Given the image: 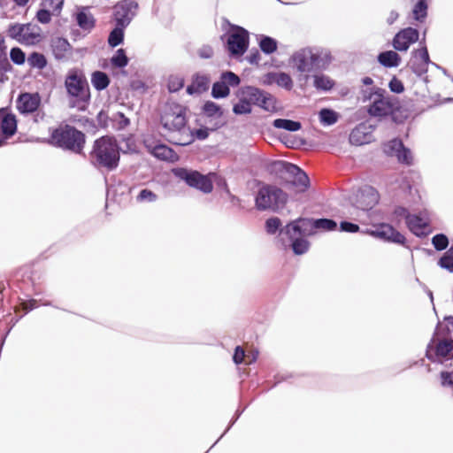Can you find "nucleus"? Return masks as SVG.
<instances>
[{
	"label": "nucleus",
	"instance_id": "obj_64",
	"mask_svg": "<svg viewBox=\"0 0 453 453\" xmlns=\"http://www.w3.org/2000/svg\"><path fill=\"white\" fill-rule=\"evenodd\" d=\"M388 87L392 92L397 93V94H400V93L403 92V90H404L403 82L395 77H394L389 81Z\"/></svg>",
	"mask_w": 453,
	"mask_h": 453
},
{
	"label": "nucleus",
	"instance_id": "obj_4",
	"mask_svg": "<svg viewBox=\"0 0 453 453\" xmlns=\"http://www.w3.org/2000/svg\"><path fill=\"white\" fill-rule=\"evenodd\" d=\"M89 160L96 167L114 169L119 161V147L112 136L104 135L97 138L89 152Z\"/></svg>",
	"mask_w": 453,
	"mask_h": 453
},
{
	"label": "nucleus",
	"instance_id": "obj_39",
	"mask_svg": "<svg viewBox=\"0 0 453 453\" xmlns=\"http://www.w3.org/2000/svg\"><path fill=\"white\" fill-rule=\"evenodd\" d=\"M273 126L276 128H281L292 132L298 131L302 127L300 122L285 119H275L273 123Z\"/></svg>",
	"mask_w": 453,
	"mask_h": 453
},
{
	"label": "nucleus",
	"instance_id": "obj_2",
	"mask_svg": "<svg viewBox=\"0 0 453 453\" xmlns=\"http://www.w3.org/2000/svg\"><path fill=\"white\" fill-rule=\"evenodd\" d=\"M105 184V203L104 211L106 216H111L115 212L109 211L110 203L117 206L119 209L127 208L132 201V190L134 186L129 183V178L125 174L126 172H119L109 175L110 172H101Z\"/></svg>",
	"mask_w": 453,
	"mask_h": 453
},
{
	"label": "nucleus",
	"instance_id": "obj_61",
	"mask_svg": "<svg viewBox=\"0 0 453 453\" xmlns=\"http://www.w3.org/2000/svg\"><path fill=\"white\" fill-rule=\"evenodd\" d=\"M184 85L183 79L180 77L171 76L168 81V89L171 92H176L180 90Z\"/></svg>",
	"mask_w": 453,
	"mask_h": 453
},
{
	"label": "nucleus",
	"instance_id": "obj_7",
	"mask_svg": "<svg viewBox=\"0 0 453 453\" xmlns=\"http://www.w3.org/2000/svg\"><path fill=\"white\" fill-rule=\"evenodd\" d=\"M288 201V194L276 185H265L255 196V206L260 211L277 212L286 206Z\"/></svg>",
	"mask_w": 453,
	"mask_h": 453
},
{
	"label": "nucleus",
	"instance_id": "obj_44",
	"mask_svg": "<svg viewBox=\"0 0 453 453\" xmlns=\"http://www.w3.org/2000/svg\"><path fill=\"white\" fill-rule=\"evenodd\" d=\"M313 79L314 87L319 90L327 91L334 87V81L324 74L314 75Z\"/></svg>",
	"mask_w": 453,
	"mask_h": 453
},
{
	"label": "nucleus",
	"instance_id": "obj_62",
	"mask_svg": "<svg viewBox=\"0 0 453 453\" xmlns=\"http://www.w3.org/2000/svg\"><path fill=\"white\" fill-rule=\"evenodd\" d=\"M244 355H245V352H244L243 349L240 345L235 346L234 349L233 356H232L233 362L236 365H241L243 361Z\"/></svg>",
	"mask_w": 453,
	"mask_h": 453
},
{
	"label": "nucleus",
	"instance_id": "obj_30",
	"mask_svg": "<svg viewBox=\"0 0 453 453\" xmlns=\"http://www.w3.org/2000/svg\"><path fill=\"white\" fill-rule=\"evenodd\" d=\"M410 211L403 205H395L394 208L387 215L388 223L391 224L395 228L402 224L403 219L406 222Z\"/></svg>",
	"mask_w": 453,
	"mask_h": 453
},
{
	"label": "nucleus",
	"instance_id": "obj_56",
	"mask_svg": "<svg viewBox=\"0 0 453 453\" xmlns=\"http://www.w3.org/2000/svg\"><path fill=\"white\" fill-rule=\"evenodd\" d=\"M401 174L395 176V180L399 182V188L406 193L411 194L413 188V181L408 176L403 175L406 172H399Z\"/></svg>",
	"mask_w": 453,
	"mask_h": 453
},
{
	"label": "nucleus",
	"instance_id": "obj_34",
	"mask_svg": "<svg viewBox=\"0 0 453 453\" xmlns=\"http://www.w3.org/2000/svg\"><path fill=\"white\" fill-rule=\"evenodd\" d=\"M52 50L56 58H63L66 52L71 49L69 42L62 37H57L52 40Z\"/></svg>",
	"mask_w": 453,
	"mask_h": 453
},
{
	"label": "nucleus",
	"instance_id": "obj_29",
	"mask_svg": "<svg viewBox=\"0 0 453 453\" xmlns=\"http://www.w3.org/2000/svg\"><path fill=\"white\" fill-rule=\"evenodd\" d=\"M17 129L15 116L0 111V134L5 137L14 134Z\"/></svg>",
	"mask_w": 453,
	"mask_h": 453
},
{
	"label": "nucleus",
	"instance_id": "obj_55",
	"mask_svg": "<svg viewBox=\"0 0 453 453\" xmlns=\"http://www.w3.org/2000/svg\"><path fill=\"white\" fill-rule=\"evenodd\" d=\"M157 194L150 188H142L136 196V201L138 203H153L157 201Z\"/></svg>",
	"mask_w": 453,
	"mask_h": 453
},
{
	"label": "nucleus",
	"instance_id": "obj_28",
	"mask_svg": "<svg viewBox=\"0 0 453 453\" xmlns=\"http://www.w3.org/2000/svg\"><path fill=\"white\" fill-rule=\"evenodd\" d=\"M6 49L5 40L4 36L0 35V83L8 81L7 73L12 70V65L7 57Z\"/></svg>",
	"mask_w": 453,
	"mask_h": 453
},
{
	"label": "nucleus",
	"instance_id": "obj_31",
	"mask_svg": "<svg viewBox=\"0 0 453 453\" xmlns=\"http://www.w3.org/2000/svg\"><path fill=\"white\" fill-rule=\"evenodd\" d=\"M211 79L205 74H196L192 81V84L187 88V92L189 95L201 94L209 89Z\"/></svg>",
	"mask_w": 453,
	"mask_h": 453
},
{
	"label": "nucleus",
	"instance_id": "obj_26",
	"mask_svg": "<svg viewBox=\"0 0 453 453\" xmlns=\"http://www.w3.org/2000/svg\"><path fill=\"white\" fill-rule=\"evenodd\" d=\"M262 83L264 85H273L277 84L280 87H282L286 89H291L293 86V81L291 77L285 73L281 72H270L264 75L262 79Z\"/></svg>",
	"mask_w": 453,
	"mask_h": 453
},
{
	"label": "nucleus",
	"instance_id": "obj_54",
	"mask_svg": "<svg viewBox=\"0 0 453 453\" xmlns=\"http://www.w3.org/2000/svg\"><path fill=\"white\" fill-rule=\"evenodd\" d=\"M259 46L264 53L272 54L277 50V42L272 37L264 36L259 42Z\"/></svg>",
	"mask_w": 453,
	"mask_h": 453
},
{
	"label": "nucleus",
	"instance_id": "obj_43",
	"mask_svg": "<svg viewBox=\"0 0 453 453\" xmlns=\"http://www.w3.org/2000/svg\"><path fill=\"white\" fill-rule=\"evenodd\" d=\"M265 167L267 170H302L300 166L284 160L270 161L266 164Z\"/></svg>",
	"mask_w": 453,
	"mask_h": 453
},
{
	"label": "nucleus",
	"instance_id": "obj_11",
	"mask_svg": "<svg viewBox=\"0 0 453 453\" xmlns=\"http://www.w3.org/2000/svg\"><path fill=\"white\" fill-rule=\"evenodd\" d=\"M367 97L372 100V104L368 108V113L373 117H384L391 113L398 107L396 98L387 94L383 88H372Z\"/></svg>",
	"mask_w": 453,
	"mask_h": 453
},
{
	"label": "nucleus",
	"instance_id": "obj_14",
	"mask_svg": "<svg viewBox=\"0 0 453 453\" xmlns=\"http://www.w3.org/2000/svg\"><path fill=\"white\" fill-rule=\"evenodd\" d=\"M8 35L26 45H32L39 42L41 38V28L37 25L27 24H12L7 30Z\"/></svg>",
	"mask_w": 453,
	"mask_h": 453
},
{
	"label": "nucleus",
	"instance_id": "obj_15",
	"mask_svg": "<svg viewBox=\"0 0 453 453\" xmlns=\"http://www.w3.org/2000/svg\"><path fill=\"white\" fill-rule=\"evenodd\" d=\"M248 104L257 105L267 111H275V98L271 94L252 86L242 87L239 89Z\"/></svg>",
	"mask_w": 453,
	"mask_h": 453
},
{
	"label": "nucleus",
	"instance_id": "obj_41",
	"mask_svg": "<svg viewBox=\"0 0 453 453\" xmlns=\"http://www.w3.org/2000/svg\"><path fill=\"white\" fill-rule=\"evenodd\" d=\"M208 173L211 176L212 185L214 186L215 184L218 190L222 191L225 194L230 191L227 180L226 177L220 174V172H208Z\"/></svg>",
	"mask_w": 453,
	"mask_h": 453
},
{
	"label": "nucleus",
	"instance_id": "obj_1",
	"mask_svg": "<svg viewBox=\"0 0 453 453\" xmlns=\"http://www.w3.org/2000/svg\"><path fill=\"white\" fill-rule=\"evenodd\" d=\"M187 109L174 102L165 104L160 121L171 142L185 146L194 142L192 130L187 127Z\"/></svg>",
	"mask_w": 453,
	"mask_h": 453
},
{
	"label": "nucleus",
	"instance_id": "obj_13",
	"mask_svg": "<svg viewBox=\"0 0 453 453\" xmlns=\"http://www.w3.org/2000/svg\"><path fill=\"white\" fill-rule=\"evenodd\" d=\"M297 223L301 225L299 230L302 234L308 232V235L314 236L319 233L332 232L337 229V222L332 218H311L303 217L297 218Z\"/></svg>",
	"mask_w": 453,
	"mask_h": 453
},
{
	"label": "nucleus",
	"instance_id": "obj_24",
	"mask_svg": "<svg viewBox=\"0 0 453 453\" xmlns=\"http://www.w3.org/2000/svg\"><path fill=\"white\" fill-rule=\"evenodd\" d=\"M41 104L40 96L30 93L21 94L17 100V108L20 113L35 112Z\"/></svg>",
	"mask_w": 453,
	"mask_h": 453
},
{
	"label": "nucleus",
	"instance_id": "obj_6",
	"mask_svg": "<svg viewBox=\"0 0 453 453\" xmlns=\"http://www.w3.org/2000/svg\"><path fill=\"white\" fill-rule=\"evenodd\" d=\"M54 146L73 154L81 155L86 144V134L76 127L65 124L58 126L51 133Z\"/></svg>",
	"mask_w": 453,
	"mask_h": 453
},
{
	"label": "nucleus",
	"instance_id": "obj_40",
	"mask_svg": "<svg viewBox=\"0 0 453 453\" xmlns=\"http://www.w3.org/2000/svg\"><path fill=\"white\" fill-rule=\"evenodd\" d=\"M237 96L239 98V102L234 104L233 111L236 115H243L250 114L252 111V107L248 104L247 100L242 95V93L238 90Z\"/></svg>",
	"mask_w": 453,
	"mask_h": 453
},
{
	"label": "nucleus",
	"instance_id": "obj_57",
	"mask_svg": "<svg viewBox=\"0 0 453 453\" xmlns=\"http://www.w3.org/2000/svg\"><path fill=\"white\" fill-rule=\"evenodd\" d=\"M220 80L229 87H237L241 80L238 75L231 71L224 72L221 73Z\"/></svg>",
	"mask_w": 453,
	"mask_h": 453
},
{
	"label": "nucleus",
	"instance_id": "obj_16",
	"mask_svg": "<svg viewBox=\"0 0 453 453\" xmlns=\"http://www.w3.org/2000/svg\"><path fill=\"white\" fill-rule=\"evenodd\" d=\"M296 224H297V218L289 219L283 225L281 219L277 216H272L265 221V231L269 235H274V243L277 248H279L280 244L286 247L285 238L288 235V228L290 227L289 225L294 226Z\"/></svg>",
	"mask_w": 453,
	"mask_h": 453
},
{
	"label": "nucleus",
	"instance_id": "obj_19",
	"mask_svg": "<svg viewBox=\"0 0 453 453\" xmlns=\"http://www.w3.org/2000/svg\"><path fill=\"white\" fill-rule=\"evenodd\" d=\"M383 151L388 156H395L397 160L405 165H413V155L411 150L404 147L402 141L399 139H393L383 145Z\"/></svg>",
	"mask_w": 453,
	"mask_h": 453
},
{
	"label": "nucleus",
	"instance_id": "obj_35",
	"mask_svg": "<svg viewBox=\"0 0 453 453\" xmlns=\"http://www.w3.org/2000/svg\"><path fill=\"white\" fill-rule=\"evenodd\" d=\"M437 265L440 268L453 273V245L446 250V251L439 257Z\"/></svg>",
	"mask_w": 453,
	"mask_h": 453
},
{
	"label": "nucleus",
	"instance_id": "obj_5",
	"mask_svg": "<svg viewBox=\"0 0 453 453\" xmlns=\"http://www.w3.org/2000/svg\"><path fill=\"white\" fill-rule=\"evenodd\" d=\"M65 87L69 96V106L85 111L90 100V92L84 73L76 68L69 70L65 80Z\"/></svg>",
	"mask_w": 453,
	"mask_h": 453
},
{
	"label": "nucleus",
	"instance_id": "obj_47",
	"mask_svg": "<svg viewBox=\"0 0 453 453\" xmlns=\"http://www.w3.org/2000/svg\"><path fill=\"white\" fill-rule=\"evenodd\" d=\"M428 63L424 60L420 61L418 58H413L411 59L410 67L411 71L418 76H422L426 73L428 70Z\"/></svg>",
	"mask_w": 453,
	"mask_h": 453
},
{
	"label": "nucleus",
	"instance_id": "obj_51",
	"mask_svg": "<svg viewBox=\"0 0 453 453\" xmlns=\"http://www.w3.org/2000/svg\"><path fill=\"white\" fill-rule=\"evenodd\" d=\"M336 230H339L342 233L356 234L361 231V228L357 223L348 219H342L339 225L337 224Z\"/></svg>",
	"mask_w": 453,
	"mask_h": 453
},
{
	"label": "nucleus",
	"instance_id": "obj_42",
	"mask_svg": "<svg viewBox=\"0 0 453 453\" xmlns=\"http://www.w3.org/2000/svg\"><path fill=\"white\" fill-rule=\"evenodd\" d=\"M126 27H120L116 25V27L110 33L108 37V43L111 47L114 48L124 40V29Z\"/></svg>",
	"mask_w": 453,
	"mask_h": 453
},
{
	"label": "nucleus",
	"instance_id": "obj_17",
	"mask_svg": "<svg viewBox=\"0 0 453 453\" xmlns=\"http://www.w3.org/2000/svg\"><path fill=\"white\" fill-rule=\"evenodd\" d=\"M138 4L134 0H122L114 6L113 17L116 25L127 27L136 15Z\"/></svg>",
	"mask_w": 453,
	"mask_h": 453
},
{
	"label": "nucleus",
	"instance_id": "obj_60",
	"mask_svg": "<svg viewBox=\"0 0 453 453\" xmlns=\"http://www.w3.org/2000/svg\"><path fill=\"white\" fill-rule=\"evenodd\" d=\"M414 214H417L418 218L423 222V225H425L426 227H429L430 224L433 221V215L434 213L428 210L427 208H423L419 210L418 212H415Z\"/></svg>",
	"mask_w": 453,
	"mask_h": 453
},
{
	"label": "nucleus",
	"instance_id": "obj_53",
	"mask_svg": "<svg viewBox=\"0 0 453 453\" xmlns=\"http://www.w3.org/2000/svg\"><path fill=\"white\" fill-rule=\"evenodd\" d=\"M111 63L114 67L122 68L127 65L128 58L123 49H119L111 58Z\"/></svg>",
	"mask_w": 453,
	"mask_h": 453
},
{
	"label": "nucleus",
	"instance_id": "obj_23",
	"mask_svg": "<svg viewBox=\"0 0 453 453\" xmlns=\"http://www.w3.org/2000/svg\"><path fill=\"white\" fill-rule=\"evenodd\" d=\"M312 48H304L293 55V62L296 69L301 73H311L313 70Z\"/></svg>",
	"mask_w": 453,
	"mask_h": 453
},
{
	"label": "nucleus",
	"instance_id": "obj_38",
	"mask_svg": "<svg viewBox=\"0 0 453 453\" xmlns=\"http://www.w3.org/2000/svg\"><path fill=\"white\" fill-rule=\"evenodd\" d=\"M151 153L157 158L162 160H173V158L176 157L175 153L172 149L167 147L166 145L158 144L156 145L152 150Z\"/></svg>",
	"mask_w": 453,
	"mask_h": 453
},
{
	"label": "nucleus",
	"instance_id": "obj_25",
	"mask_svg": "<svg viewBox=\"0 0 453 453\" xmlns=\"http://www.w3.org/2000/svg\"><path fill=\"white\" fill-rule=\"evenodd\" d=\"M405 225L413 235L420 239L427 237L433 232L431 228L426 229L420 218L414 213L410 212Z\"/></svg>",
	"mask_w": 453,
	"mask_h": 453
},
{
	"label": "nucleus",
	"instance_id": "obj_36",
	"mask_svg": "<svg viewBox=\"0 0 453 453\" xmlns=\"http://www.w3.org/2000/svg\"><path fill=\"white\" fill-rule=\"evenodd\" d=\"M91 83L96 90L101 91L109 86L110 79L105 73L96 71L92 73Z\"/></svg>",
	"mask_w": 453,
	"mask_h": 453
},
{
	"label": "nucleus",
	"instance_id": "obj_49",
	"mask_svg": "<svg viewBox=\"0 0 453 453\" xmlns=\"http://www.w3.org/2000/svg\"><path fill=\"white\" fill-rule=\"evenodd\" d=\"M28 65L33 68L43 69L47 65V60L44 55L33 52L27 58Z\"/></svg>",
	"mask_w": 453,
	"mask_h": 453
},
{
	"label": "nucleus",
	"instance_id": "obj_22",
	"mask_svg": "<svg viewBox=\"0 0 453 453\" xmlns=\"http://www.w3.org/2000/svg\"><path fill=\"white\" fill-rule=\"evenodd\" d=\"M418 40V32L412 27H407L398 32L393 40L396 50L406 51L410 45Z\"/></svg>",
	"mask_w": 453,
	"mask_h": 453
},
{
	"label": "nucleus",
	"instance_id": "obj_32",
	"mask_svg": "<svg viewBox=\"0 0 453 453\" xmlns=\"http://www.w3.org/2000/svg\"><path fill=\"white\" fill-rule=\"evenodd\" d=\"M378 61L385 67H396L401 62V58L395 51L388 50L378 56Z\"/></svg>",
	"mask_w": 453,
	"mask_h": 453
},
{
	"label": "nucleus",
	"instance_id": "obj_18",
	"mask_svg": "<svg viewBox=\"0 0 453 453\" xmlns=\"http://www.w3.org/2000/svg\"><path fill=\"white\" fill-rule=\"evenodd\" d=\"M380 202V195L377 189L370 185H365L359 188L356 197V208L369 212Z\"/></svg>",
	"mask_w": 453,
	"mask_h": 453
},
{
	"label": "nucleus",
	"instance_id": "obj_45",
	"mask_svg": "<svg viewBox=\"0 0 453 453\" xmlns=\"http://www.w3.org/2000/svg\"><path fill=\"white\" fill-rule=\"evenodd\" d=\"M427 0H417V4L412 9L413 18L418 21H422L427 14Z\"/></svg>",
	"mask_w": 453,
	"mask_h": 453
},
{
	"label": "nucleus",
	"instance_id": "obj_27",
	"mask_svg": "<svg viewBox=\"0 0 453 453\" xmlns=\"http://www.w3.org/2000/svg\"><path fill=\"white\" fill-rule=\"evenodd\" d=\"M312 55L314 72L326 69L333 59L331 52L326 49L312 48Z\"/></svg>",
	"mask_w": 453,
	"mask_h": 453
},
{
	"label": "nucleus",
	"instance_id": "obj_20",
	"mask_svg": "<svg viewBox=\"0 0 453 453\" xmlns=\"http://www.w3.org/2000/svg\"><path fill=\"white\" fill-rule=\"evenodd\" d=\"M249 45V34L240 27H236V31L229 35L227 39V49L232 55H242Z\"/></svg>",
	"mask_w": 453,
	"mask_h": 453
},
{
	"label": "nucleus",
	"instance_id": "obj_48",
	"mask_svg": "<svg viewBox=\"0 0 453 453\" xmlns=\"http://www.w3.org/2000/svg\"><path fill=\"white\" fill-rule=\"evenodd\" d=\"M230 94V88L221 80L212 85L211 96L214 98H224Z\"/></svg>",
	"mask_w": 453,
	"mask_h": 453
},
{
	"label": "nucleus",
	"instance_id": "obj_46",
	"mask_svg": "<svg viewBox=\"0 0 453 453\" xmlns=\"http://www.w3.org/2000/svg\"><path fill=\"white\" fill-rule=\"evenodd\" d=\"M319 120L323 125L331 126L337 122L338 114L331 109H322L319 111Z\"/></svg>",
	"mask_w": 453,
	"mask_h": 453
},
{
	"label": "nucleus",
	"instance_id": "obj_21",
	"mask_svg": "<svg viewBox=\"0 0 453 453\" xmlns=\"http://www.w3.org/2000/svg\"><path fill=\"white\" fill-rule=\"evenodd\" d=\"M374 127L367 123H360L349 134V142L356 146H361L372 142Z\"/></svg>",
	"mask_w": 453,
	"mask_h": 453
},
{
	"label": "nucleus",
	"instance_id": "obj_58",
	"mask_svg": "<svg viewBox=\"0 0 453 453\" xmlns=\"http://www.w3.org/2000/svg\"><path fill=\"white\" fill-rule=\"evenodd\" d=\"M440 384L442 388L453 389V371L442 370L439 372Z\"/></svg>",
	"mask_w": 453,
	"mask_h": 453
},
{
	"label": "nucleus",
	"instance_id": "obj_10",
	"mask_svg": "<svg viewBox=\"0 0 453 453\" xmlns=\"http://www.w3.org/2000/svg\"><path fill=\"white\" fill-rule=\"evenodd\" d=\"M289 226L290 227L288 228L287 232L288 235L285 238L286 247L280 244L278 249L283 251H288L291 250L295 256H303L306 254L311 245L309 241V237L311 236L308 235L307 231H304L303 234L299 231L301 229V225L299 223L294 226Z\"/></svg>",
	"mask_w": 453,
	"mask_h": 453
},
{
	"label": "nucleus",
	"instance_id": "obj_12",
	"mask_svg": "<svg viewBox=\"0 0 453 453\" xmlns=\"http://www.w3.org/2000/svg\"><path fill=\"white\" fill-rule=\"evenodd\" d=\"M280 180V184L296 195L306 193L311 187L307 172H269Z\"/></svg>",
	"mask_w": 453,
	"mask_h": 453
},
{
	"label": "nucleus",
	"instance_id": "obj_37",
	"mask_svg": "<svg viewBox=\"0 0 453 453\" xmlns=\"http://www.w3.org/2000/svg\"><path fill=\"white\" fill-rule=\"evenodd\" d=\"M431 243L435 251H438V252H441L443 250L446 251V250L449 249L448 247L449 244V239L446 234L441 232V233L435 234L431 238Z\"/></svg>",
	"mask_w": 453,
	"mask_h": 453
},
{
	"label": "nucleus",
	"instance_id": "obj_59",
	"mask_svg": "<svg viewBox=\"0 0 453 453\" xmlns=\"http://www.w3.org/2000/svg\"><path fill=\"white\" fill-rule=\"evenodd\" d=\"M10 58H11V60L15 65H23L26 61V55H25L24 51L18 47L12 48L11 50Z\"/></svg>",
	"mask_w": 453,
	"mask_h": 453
},
{
	"label": "nucleus",
	"instance_id": "obj_9",
	"mask_svg": "<svg viewBox=\"0 0 453 453\" xmlns=\"http://www.w3.org/2000/svg\"><path fill=\"white\" fill-rule=\"evenodd\" d=\"M440 320L436 324L434 334L426 345L425 357L431 363L444 365L447 368L452 366L453 359H449L451 357L452 349L449 339H443L437 342L435 348H433L434 335L441 334L439 330Z\"/></svg>",
	"mask_w": 453,
	"mask_h": 453
},
{
	"label": "nucleus",
	"instance_id": "obj_52",
	"mask_svg": "<svg viewBox=\"0 0 453 453\" xmlns=\"http://www.w3.org/2000/svg\"><path fill=\"white\" fill-rule=\"evenodd\" d=\"M203 111L208 117H221L223 115L220 106L212 101L205 102Z\"/></svg>",
	"mask_w": 453,
	"mask_h": 453
},
{
	"label": "nucleus",
	"instance_id": "obj_8",
	"mask_svg": "<svg viewBox=\"0 0 453 453\" xmlns=\"http://www.w3.org/2000/svg\"><path fill=\"white\" fill-rule=\"evenodd\" d=\"M372 226L373 229H361L358 233L369 234L385 243L400 245L411 251L412 250V248L410 246L409 241L406 239L405 235L395 228L391 224L380 221L374 223Z\"/></svg>",
	"mask_w": 453,
	"mask_h": 453
},
{
	"label": "nucleus",
	"instance_id": "obj_3",
	"mask_svg": "<svg viewBox=\"0 0 453 453\" xmlns=\"http://www.w3.org/2000/svg\"><path fill=\"white\" fill-rule=\"evenodd\" d=\"M156 173L152 180L164 188L173 187L174 182L183 181L189 188L208 195L213 191L212 180L210 173L203 172H152Z\"/></svg>",
	"mask_w": 453,
	"mask_h": 453
},
{
	"label": "nucleus",
	"instance_id": "obj_63",
	"mask_svg": "<svg viewBox=\"0 0 453 453\" xmlns=\"http://www.w3.org/2000/svg\"><path fill=\"white\" fill-rule=\"evenodd\" d=\"M36 19L42 24H48L51 20V13L48 10L41 9L36 13Z\"/></svg>",
	"mask_w": 453,
	"mask_h": 453
},
{
	"label": "nucleus",
	"instance_id": "obj_50",
	"mask_svg": "<svg viewBox=\"0 0 453 453\" xmlns=\"http://www.w3.org/2000/svg\"><path fill=\"white\" fill-rule=\"evenodd\" d=\"M303 376H304V374H299V373H295V372H284V373L278 372L273 377V380H274L273 384L271 387H269L268 388H266L265 391V392L269 391L270 389L275 388L277 385H279L280 383H281L283 381H288L290 379L301 378Z\"/></svg>",
	"mask_w": 453,
	"mask_h": 453
},
{
	"label": "nucleus",
	"instance_id": "obj_33",
	"mask_svg": "<svg viewBox=\"0 0 453 453\" xmlns=\"http://www.w3.org/2000/svg\"><path fill=\"white\" fill-rule=\"evenodd\" d=\"M87 9L88 7H84L76 14V21L81 29L90 31L95 27L96 20L92 14L86 12Z\"/></svg>",
	"mask_w": 453,
	"mask_h": 453
}]
</instances>
